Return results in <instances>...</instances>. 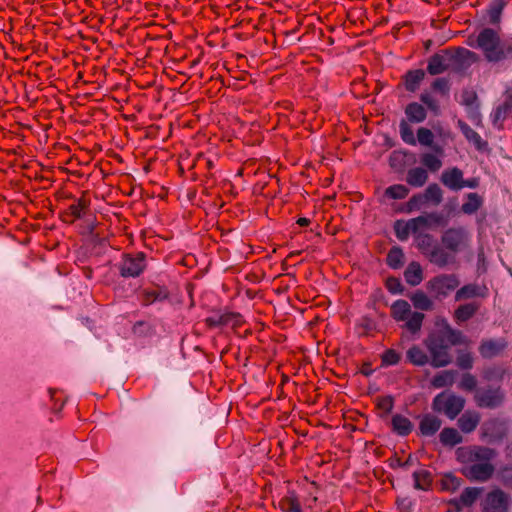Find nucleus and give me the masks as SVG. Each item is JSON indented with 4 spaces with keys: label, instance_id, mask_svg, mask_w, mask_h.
<instances>
[{
    "label": "nucleus",
    "instance_id": "obj_1",
    "mask_svg": "<svg viewBox=\"0 0 512 512\" xmlns=\"http://www.w3.org/2000/svg\"><path fill=\"white\" fill-rule=\"evenodd\" d=\"M494 457L495 451L487 447H461L457 450V459L466 464L463 473L470 480H488L494 472V466L490 463Z\"/></svg>",
    "mask_w": 512,
    "mask_h": 512
},
{
    "label": "nucleus",
    "instance_id": "obj_2",
    "mask_svg": "<svg viewBox=\"0 0 512 512\" xmlns=\"http://www.w3.org/2000/svg\"><path fill=\"white\" fill-rule=\"evenodd\" d=\"M464 342L463 334L444 322L438 333L430 335L425 340V345L431 356V365L435 368L447 366L451 362L449 347Z\"/></svg>",
    "mask_w": 512,
    "mask_h": 512
},
{
    "label": "nucleus",
    "instance_id": "obj_3",
    "mask_svg": "<svg viewBox=\"0 0 512 512\" xmlns=\"http://www.w3.org/2000/svg\"><path fill=\"white\" fill-rule=\"evenodd\" d=\"M467 45L483 52L489 62H499L507 55V47L502 45L499 33L492 28H484L477 35H470Z\"/></svg>",
    "mask_w": 512,
    "mask_h": 512
},
{
    "label": "nucleus",
    "instance_id": "obj_4",
    "mask_svg": "<svg viewBox=\"0 0 512 512\" xmlns=\"http://www.w3.org/2000/svg\"><path fill=\"white\" fill-rule=\"evenodd\" d=\"M418 249L438 267H445L453 263V257L441 246L433 243V237L429 234H418L416 236Z\"/></svg>",
    "mask_w": 512,
    "mask_h": 512
},
{
    "label": "nucleus",
    "instance_id": "obj_5",
    "mask_svg": "<svg viewBox=\"0 0 512 512\" xmlns=\"http://www.w3.org/2000/svg\"><path fill=\"white\" fill-rule=\"evenodd\" d=\"M391 314L395 321L404 322V327L415 334L420 331L424 319V314L412 312L411 306L406 300H396L391 305Z\"/></svg>",
    "mask_w": 512,
    "mask_h": 512
},
{
    "label": "nucleus",
    "instance_id": "obj_6",
    "mask_svg": "<svg viewBox=\"0 0 512 512\" xmlns=\"http://www.w3.org/2000/svg\"><path fill=\"white\" fill-rule=\"evenodd\" d=\"M471 242V235L463 227H454L445 230L441 236L442 248L450 253L455 261V255L465 250Z\"/></svg>",
    "mask_w": 512,
    "mask_h": 512
},
{
    "label": "nucleus",
    "instance_id": "obj_7",
    "mask_svg": "<svg viewBox=\"0 0 512 512\" xmlns=\"http://www.w3.org/2000/svg\"><path fill=\"white\" fill-rule=\"evenodd\" d=\"M464 405L465 400L462 397L453 393L442 392L433 399L432 408L453 420L462 411Z\"/></svg>",
    "mask_w": 512,
    "mask_h": 512
},
{
    "label": "nucleus",
    "instance_id": "obj_8",
    "mask_svg": "<svg viewBox=\"0 0 512 512\" xmlns=\"http://www.w3.org/2000/svg\"><path fill=\"white\" fill-rule=\"evenodd\" d=\"M460 282L454 274H442L428 281L427 288L436 298H445Z\"/></svg>",
    "mask_w": 512,
    "mask_h": 512
},
{
    "label": "nucleus",
    "instance_id": "obj_9",
    "mask_svg": "<svg viewBox=\"0 0 512 512\" xmlns=\"http://www.w3.org/2000/svg\"><path fill=\"white\" fill-rule=\"evenodd\" d=\"M146 267L145 254L125 255L119 265L120 274L125 278L138 277Z\"/></svg>",
    "mask_w": 512,
    "mask_h": 512
},
{
    "label": "nucleus",
    "instance_id": "obj_10",
    "mask_svg": "<svg viewBox=\"0 0 512 512\" xmlns=\"http://www.w3.org/2000/svg\"><path fill=\"white\" fill-rule=\"evenodd\" d=\"M511 497L500 489L489 492L483 501V512H508Z\"/></svg>",
    "mask_w": 512,
    "mask_h": 512
},
{
    "label": "nucleus",
    "instance_id": "obj_11",
    "mask_svg": "<svg viewBox=\"0 0 512 512\" xmlns=\"http://www.w3.org/2000/svg\"><path fill=\"white\" fill-rule=\"evenodd\" d=\"M454 68L453 53L442 51L430 57L427 65V71L431 75H439Z\"/></svg>",
    "mask_w": 512,
    "mask_h": 512
},
{
    "label": "nucleus",
    "instance_id": "obj_12",
    "mask_svg": "<svg viewBox=\"0 0 512 512\" xmlns=\"http://www.w3.org/2000/svg\"><path fill=\"white\" fill-rule=\"evenodd\" d=\"M474 398L479 407L495 408L503 402L504 393L500 388L479 389Z\"/></svg>",
    "mask_w": 512,
    "mask_h": 512
},
{
    "label": "nucleus",
    "instance_id": "obj_13",
    "mask_svg": "<svg viewBox=\"0 0 512 512\" xmlns=\"http://www.w3.org/2000/svg\"><path fill=\"white\" fill-rule=\"evenodd\" d=\"M508 117H512V87H508L503 95V102L491 113L494 126L501 128L502 123Z\"/></svg>",
    "mask_w": 512,
    "mask_h": 512
},
{
    "label": "nucleus",
    "instance_id": "obj_14",
    "mask_svg": "<svg viewBox=\"0 0 512 512\" xmlns=\"http://www.w3.org/2000/svg\"><path fill=\"white\" fill-rule=\"evenodd\" d=\"M442 220V215L438 213H430L408 220L407 225L409 226L410 234H414L417 236L418 234H420L419 232L423 229L441 225Z\"/></svg>",
    "mask_w": 512,
    "mask_h": 512
},
{
    "label": "nucleus",
    "instance_id": "obj_15",
    "mask_svg": "<svg viewBox=\"0 0 512 512\" xmlns=\"http://www.w3.org/2000/svg\"><path fill=\"white\" fill-rule=\"evenodd\" d=\"M483 438L489 442L501 440L506 433L504 422L499 420H490L483 424Z\"/></svg>",
    "mask_w": 512,
    "mask_h": 512
},
{
    "label": "nucleus",
    "instance_id": "obj_16",
    "mask_svg": "<svg viewBox=\"0 0 512 512\" xmlns=\"http://www.w3.org/2000/svg\"><path fill=\"white\" fill-rule=\"evenodd\" d=\"M441 182L451 190H460L463 188V173L456 167L447 169L441 175Z\"/></svg>",
    "mask_w": 512,
    "mask_h": 512
},
{
    "label": "nucleus",
    "instance_id": "obj_17",
    "mask_svg": "<svg viewBox=\"0 0 512 512\" xmlns=\"http://www.w3.org/2000/svg\"><path fill=\"white\" fill-rule=\"evenodd\" d=\"M506 345L503 339L486 340L480 345L479 351L484 358H492L499 355L505 349Z\"/></svg>",
    "mask_w": 512,
    "mask_h": 512
},
{
    "label": "nucleus",
    "instance_id": "obj_18",
    "mask_svg": "<svg viewBox=\"0 0 512 512\" xmlns=\"http://www.w3.org/2000/svg\"><path fill=\"white\" fill-rule=\"evenodd\" d=\"M480 422V414L476 411H465L458 419V426L464 433H470L476 429Z\"/></svg>",
    "mask_w": 512,
    "mask_h": 512
},
{
    "label": "nucleus",
    "instance_id": "obj_19",
    "mask_svg": "<svg viewBox=\"0 0 512 512\" xmlns=\"http://www.w3.org/2000/svg\"><path fill=\"white\" fill-rule=\"evenodd\" d=\"M453 57L454 68H465L478 60L477 54L466 48L457 49V51L453 53Z\"/></svg>",
    "mask_w": 512,
    "mask_h": 512
},
{
    "label": "nucleus",
    "instance_id": "obj_20",
    "mask_svg": "<svg viewBox=\"0 0 512 512\" xmlns=\"http://www.w3.org/2000/svg\"><path fill=\"white\" fill-rule=\"evenodd\" d=\"M440 427L441 420L431 414L423 416L419 425L420 432L424 436L434 435L440 429Z\"/></svg>",
    "mask_w": 512,
    "mask_h": 512
},
{
    "label": "nucleus",
    "instance_id": "obj_21",
    "mask_svg": "<svg viewBox=\"0 0 512 512\" xmlns=\"http://www.w3.org/2000/svg\"><path fill=\"white\" fill-rule=\"evenodd\" d=\"M486 295V288L480 287L475 284H468L457 290L455 294V300L460 301L463 299L473 297H484Z\"/></svg>",
    "mask_w": 512,
    "mask_h": 512
},
{
    "label": "nucleus",
    "instance_id": "obj_22",
    "mask_svg": "<svg viewBox=\"0 0 512 512\" xmlns=\"http://www.w3.org/2000/svg\"><path fill=\"white\" fill-rule=\"evenodd\" d=\"M428 180V173L424 168L415 167L409 169L406 175V182L412 187H422Z\"/></svg>",
    "mask_w": 512,
    "mask_h": 512
},
{
    "label": "nucleus",
    "instance_id": "obj_23",
    "mask_svg": "<svg viewBox=\"0 0 512 512\" xmlns=\"http://www.w3.org/2000/svg\"><path fill=\"white\" fill-rule=\"evenodd\" d=\"M405 281L411 286L419 285L423 280V270L418 262H411L404 272Z\"/></svg>",
    "mask_w": 512,
    "mask_h": 512
},
{
    "label": "nucleus",
    "instance_id": "obj_24",
    "mask_svg": "<svg viewBox=\"0 0 512 512\" xmlns=\"http://www.w3.org/2000/svg\"><path fill=\"white\" fill-rule=\"evenodd\" d=\"M405 115L412 123H421L426 119L427 113L423 105L412 102L407 105Z\"/></svg>",
    "mask_w": 512,
    "mask_h": 512
},
{
    "label": "nucleus",
    "instance_id": "obj_25",
    "mask_svg": "<svg viewBox=\"0 0 512 512\" xmlns=\"http://www.w3.org/2000/svg\"><path fill=\"white\" fill-rule=\"evenodd\" d=\"M458 127L460 128L465 138L470 143H472L477 149L481 150L483 147L486 146V142H484L481 136L477 132H475L468 124L459 120Z\"/></svg>",
    "mask_w": 512,
    "mask_h": 512
},
{
    "label": "nucleus",
    "instance_id": "obj_26",
    "mask_svg": "<svg viewBox=\"0 0 512 512\" xmlns=\"http://www.w3.org/2000/svg\"><path fill=\"white\" fill-rule=\"evenodd\" d=\"M414 487L419 490H427L432 482L430 471L421 467L413 473Z\"/></svg>",
    "mask_w": 512,
    "mask_h": 512
},
{
    "label": "nucleus",
    "instance_id": "obj_27",
    "mask_svg": "<svg viewBox=\"0 0 512 512\" xmlns=\"http://www.w3.org/2000/svg\"><path fill=\"white\" fill-rule=\"evenodd\" d=\"M483 198L477 193H469L466 201L462 204L461 210L464 214L472 215L482 206Z\"/></svg>",
    "mask_w": 512,
    "mask_h": 512
},
{
    "label": "nucleus",
    "instance_id": "obj_28",
    "mask_svg": "<svg viewBox=\"0 0 512 512\" xmlns=\"http://www.w3.org/2000/svg\"><path fill=\"white\" fill-rule=\"evenodd\" d=\"M406 357L415 366H424L429 362L427 354L417 345L407 350Z\"/></svg>",
    "mask_w": 512,
    "mask_h": 512
},
{
    "label": "nucleus",
    "instance_id": "obj_29",
    "mask_svg": "<svg viewBox=\"0 0 512 512\" xmlns=\"http://www.w3.org/2000/svg\"><path fill=\"white\" fill-rule=\"evenodd\" d=\"M393 430L401 436L408 435L413 428L411 421L402 415H394L392 418Z\"/></svg>",
    "mask_w": 512,
    "mask_h": 512
},
{
    "label": "nucleus",
    "instance_id": "obj_30",
    "mask_svg": "<svg viewBox=\"0 0 512 512\" xmlns=\"http://www.w3.org/2000/svg\"><path fill=\"white\" fill-rule=\"evenodd\" d=\"M456 372L451 370L442 371L436 374L431 380L434 388H444L451 386L454 383Z\"/></svg>",
    "mask_w": 512,
    "mask_h": 512
},
{
    "label": "nucleus",
    "instance_id": "obj_31",
    "mask_svg": "<svg viewBox=\"0 0 512 512\" xmlns=\"http://www.w3.org/2000/svg\"><path fill=\"white\" fill-rule=\"evenodd\" d=\"M425 77V72L422 69L412 70L406 74L405 85L406 89L410 92H415L420 83Z\"/></svg>",
    "mask_w": 512,
    "mask_h": 512
},
{
    "label": "nucleus",
    "instance_id": "obj_32",
    "mask_svg": "<svg viewBox=\"0 0 512 512\" xmlns=\"http://www.w3.org/2000/svg\"><path fill=\"white\" fill-rule=\"evenodd\" d=\"M440 441L446 446H455L462 442L461 434L454 428H444L439 435Z\"/></svg>",
    "mask_w": 512,
    "mask_h": 512
},
{
    "label": "nucleus",
    "instance_id": "obj_33",
    "mask_svg": "<svg viewBox=\"0 0 512 512\" xmlns=\"http://www.w3.org/2000/svg\"><path fill=\"white\" fill-rule=\"evenodd\" d=\"M410 300L416 309L429 311L433 308L432 300L422 291H416L413 293Z\"/></svg>",
    "mask_w": 512,
    "mask_h": 512
},
{
    "label": "nucleus",
    "instance_id": "obj_34",
    "mask_svg": "<svg viewBox=\"0 0 512 512\" xmlns=\"http://www.w3.org/2000/svg\"><path fill=\"white\" fill-rule=\"evenodd\" d=\"M409 194V189L402 184H395L387 187L384 196L393 200L405 199Z\"/></svg>",
    "mask_w": 512,
    "mask_h": 512
},
{
    "label": "nucleus",
    "instance_id": "obj_35",
    "mask_svg": "<svg viewBox=\"0 0 512 512\" xmlns=\"http://www.w3.org/2000/svg\"><path fill=\"white\" fill-rule=\"evenodd\" d=\"M423 194L427 202L433 205L440 204L443 198L442 190L437 184H430Z\"/></svg>",
    "mask_w": 512,
    "mask_h": 512
},
{
    "label": "nucleus",
    "instance_id": "obj_36",
    "mask_svg": "<svg viewBox=\"0 0 512 512\" xmlns=\"http://www.w3.org/2000/svg\"><path fill=\"white\" fill-rule=\"evenodd\" d=\"M280 507L283 512H302L299 501L293 492H289L280 502Z\"/></svg>",
    "mask_w": 512,
    "mask_h": 512
},
{
    "label": "nucleus",
    "instance_id": "obj_37",
    "mask_svg": "<svg viewBox=\"0 0 512 512\" xmlns=\"http://www.w3.org/2000/svg\"><path fill=\"white\" fill-rule=\"evenodd\" d=\"M478 310V306L473 303H468L459 306L455 311V318L457 321L463 322L470 319Z\"/></svg>",
    "mask_w": 512,
    "mask_h": 512
},
{
    "label": "nucleus",
    "instance_id": "obj_38",
    "mask_svg": "<svg viewBox=\"0 0 512 512\" xmlns=\"http://www.w3.org/2000/svg\"><path fill=\"white\" fill-rule=\"evenodd\" d=\"M404 253L401 248L393 247L387 255V264L393 269H398L403 265Z\"/></svg>",
    "mask_w": 512,
    "mask_h": 512
},
{
    "label": "nucleus",
    "instance_id": "obj_39",
    "mask_svg": "<svg viewBox=\"0 0 512 512\" xmlns=\"http://www.w3.org/2000/svg\"><path fill=\"white\" fill-rule=\"evenodd\" d=\"M481 491V488L468 487L462 492L459 502L464 506H470L477 500Z\"/></svg>",
    "mask_w": 512,
    "mask_h": 512
},
{
    "label": "nucleus",
    "instance_id": "obj_40",
    "mask_svg": "<svg viewBox=\"0 0 512 512\" xmlns=\"http://www.w3.org/2000/svg\"><path fill=\"white\" fill-rule=\"evenodd\" d=\"M399 132L401 139L408 145L415 146L417 140L414 136V131L411 126L405 121L402 120L399 125Z\"/></svg>",
    "mask_w": 512,
    "mask_h": 512
},
{
    "label": "nucleus",
    "instance_id": "obj_41",
    "mask_svg": "<svg viewBox=\"0 0 512 512\" xmlns=\"http://www.w3.org/2000/svg\"><path fill=\"white\" fill-rule=\"evenodd\" d=\"M421 163L432 172L438 171L442 166L441 159L432 153H424L421 156Z\"/></svg>",
    "mask_w": 512,
    "mask_h": 512
},
{
    "label": "nucleus",
    "instance_id": "obj_42",
    "mask_svg": "<svg viewBox=\"0 0 512 512\" xmlns=\"http://www.w3.org/2000/svg\"><path fill=\"white\" fill-rule=\"evenodd\" d=\"M426 204H428L427 200L424 197L423 193L416 194L412 196L409 201L406 203L405 211L407 213H411L413 211L420 210L422 207H424Z\"/></svg>",
    "mask_w": 512,
    "mask_h": 512
},
{
    "label": "nucleus",
    "instance_id": "obj_43",
    "mask_svg": "<svg viewBox=\"0 0 512 512\" xmlns=\"http://www.w3.org/2000/svg\"><path fill=\"white\" fill-rule=\"evenodd\" d=\"M401 354L394 349H387L381 356L383 366H394L399 363Z\"/></svg>",
    "mask_w": 512,
    "mask_h": 512
},
{
    "label": "nucleus",
    "instance_id": "obj_44",
    "mask_svg": "<svg viewBox=\"0 0 512 512\" xmlns=\"http://www.w3.org/2000/svg\"><path fill=\"white\" fill-rule=\"evenodd\" d=\"M416 140L423 146L430 147L434 141V135L428 128L421 127L417 131Z\"/></svg>",
    "mask_w": 512,
    "mask_h": 512
},
{
    "label": "nucleus",
    "instance_id": "obj_45",
    "mask_svg": "<svg viewBox=\"0 0 512 512\" xmlns=\"http://www.w3.org/2000/svg\"><path fill=\"white\" fill-rule=\"evenodd\" d=\"M420 100L427 106V108L432 111L434 114H438L440 111L439 104L437 100L431 95L430 92L424 91L420 95Z\"/></svg>",
    "mask_w": 512,
    "mask_h": 512
},
{
    "label": "nucleus",
    "instance_id": "obj_46",
    "mask_svg": "<svg viewBox=\"0 0 512 512\" xmlns=\"http://www.w3.org/2000/svg\"><path fill=\"white\" fill-rule=\"evenodd\" d=\"M394 230L396 237L400 241L407 240L410 235L409 226L407 225V221L404 220H397L394 224Z\"/></svg>",
    "mask_w": 512,
    "mask_h": 512
},
{
    "label": "nucleus",
    "instance_id": "obj_47",
    "mask_svg": "<svg viewBox=\"0 0 512 512\" xmlns=\"http://www.w3.org/2000/svg\"><path fill=\"white\" fill-rule=\"evenodd\" d=\"M505 370L500 367H490L483 372V378L486 381H499L502 380Z\"/></svg>",
    "mask_w": 512,
    "mask_h": 512
},
{
    "label": "nucleus",
    "instance_id": "obj_48",
    "mask_svg": "<svg viewBox=\"0 0 512 512\" xmlns=\"http://www.w3.org/2000/svg\"><path fill=\"white\" fill-rule=\"evenodd\" d=\"M477 380L472 374H464L460 383L459 388L465 391H474L476 393Z\"/></svg>",
    "mask_w": 512,
    "mask_h": 512
},
{
    "label": "nucleus",
    "instance_id": "obj_49",
    "mask_svg": "<svg viewBox=\"0 0 512 512\" xmlns=\"http://www.w3.org/2000/svg\"><path fill=\"white\" fill-rule=\"evenodd\" d=\"M432 88L442 95H447L449 93L450 84L446 78H437L432 83Z\"/></svg>",
    "mask_w": 512,
    "mask_h": 512
},
{
    "label": "nucleus",
    "instance_id": "obj_50",
    "mask_svg": "<svg viewBox=\"0 0 512 512\" xmlns=\"http://www.w3.org/2000/svg\"><path fill=\"white\" fill-rule=\"evenodd\" d=\"M460 484V479L452 474L445 475L442 480V487L447 490H455L460 487Z\"/></svg>",
    "mask_w": 512,
    "mask_h": 512
},
{
    "label": "nucleus",
    "instance_id": "obj_51",
    "mask_svg": "<svg viewBox=\"0 0 512 512\" xmlns=\"http://www.w3.org/2000/svg\"><path fill=\"white\" fill-rule=\"evenodd\" d=\"M87 203L84 199H79L77 204L70 206V212L76 218H80L86 213Z\"/></svg>",
    "mask_w": 512,
    "mask_h": 512
},
{
    "label": "nucleus",
    "instance_id": "obj_52",
    "mask_svg": "<svg viewBox=\"0 0 512 512\" xmlns=\"http://www.w3.org/2000/svg\"><path fill=\"white\" fill-rule=\"evenodd\" d=\"M222 313V326H236L240 323V316L231 312Z\"/></svg>",
    "mask_w": 512,
    "mask_h": 512
},
{
    "label": "nucleus",
    "instance_id": "obj_53",
    "mask_svg": "<svg viewBox=\"0 0 512 512\" xmlns=\"http://www.w3.org/2000/svg\"><path fill=\"white\" fill-rule=\"evenodd\" d=\"M457 365L462 369H470L473 365L472 356L469 353H462L457 358Z\"/></svg>",
    "mask_w": 512,
    "mask_h": 512
},
{
    "label": "nucleus",
    "instance_id": "obj_54",
    "mask_svg": "<svg viewBox=\"0 0 512 512\" xmlns=\"http://www.w3.org/2000/svg\"><path fill=\"white\" fill-rule=\"evenodd\" d=\"M387 289L392 294H398L402 292V284L401 282L396 278H389L386 282Z\"/></svg>",
    "mask_w": 512,
    "mask_h": 512
},
{
    "label": "nucleus",
    "instance_id": "obj_55",
    "mask_svg": "<svg viewBox=\"0 0 512 512\" xmlns=\"http://www.w3.org/2000/svg\"><path fill=\"white\" fill-rule=\"evenodd\" d=\"M206 322L211 327H219L222 326V313L218 312L215 314H212L206 319Z\"/></svg>",
    "mask_w": 512,
    "mask_h": 512
},
{
    "label": "nucleus",
    "instance_id": "obj_56",
    "mask_svg": "<svg viewBox=\"0 0 512 512\" xmlns=\"http://www.w3.org/2000/svg\"><path fill=\"white\" fill-rule=\"evenodd\" d=\"M478 186V181L476 179L464 180L463 179V188H476Z\"/></svg>",
    "mask_w": 512,
    "mask_h": 512
},
{
    "label": "nucleus",
    "instance_id": "obj_57",
    "mask_svg": "<svg viewBox=\"0 0 512 512\" xmlns=\"http://www.w3.org/2000/svg\"><path fill=\"white\" fill-rule=\"evenodd\" d=\"M398 508L401 512H410V508L406 505V500L398 501Z\"/></svg>",
    "mask_w": 512,
    "mask_h": 512
},
{
    "label": "nucleus",
    "instance_id": "obj_58",
    "mask_svg": "<svg viewBox=\"0 0 512 512\" xmlns=\"http://www.w3.org/2000/svg\"><path fill=\"white\" fill-rule=\"evenodd\" d=\"M471 119H472L474 124L479 125V123H480V116H479V114L477 112H473V114L471 116Z\"/></svg>",
    "mask_w": 512,
    "mask_h": 512
},
{
    "label": "nucleus",
    "instance_id": "obj_59",
    "mask_svg": "<svg viewBox=\"0 0 512 512\" xmlns=\"http://www.w3.org/2000/svg\"><path fill=\"white\" fill-rule=\"evenodd\" d=\"M309 219L307 218H299L297 223L300 225V226H306L309 224Z\"/></svg>",
    "mask_w": 512,
    "mask_h": 512
},
{
    "label": "nucleus",
    "instance_id": "obj_60",
    "mask_svg": "<svg viewBox=\"0 0 512 512\" xmlns=\"http://www.w3.org/2000/svg\"><path fill=\"white\" fill-rule=\"evenodd\" d=\"M507 53L512 57V41L507 44Z\"/></svg>",
    "mask_w": 512,
    "mask_h": 512
},
{
    "label": "nucleus",
    "instance_id": "obj_61",
    "mask_svg": "<svg viewBox=\"0 0 512 512\" xmlns=\"http://www.w3.org/2000/svg\"><path fill=\"white\" fill-rule=\"evenodd\" d=\"M465 103L468 105V104H471L472 101L470 102L468 99L465 100Z\"/></svg>",
    "mask_w": 512,
    "mask_h": 512
}]
</instances>
